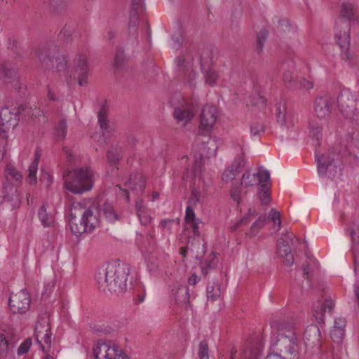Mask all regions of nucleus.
I'll return each instance as SVG.
<instances>
[{"label": "nucleus", "mask_w": 359, "mask_h": 359, "mask_svg": "<svg viewBox=\"0 0 359 359\" xmlns=\"http://www.w3.org/2000/svg\"><path fill=\"white\" fill-rule=\"evenodd\" d=\"M261 348L254 344L250 343L248 347L243 351V359H259ZM231 359H234L233 353L231 354Z\"/></svg>", "instance_id": "31"}, {"label": "nucleus", "mask_w": 359, "mask_h": 359, "mask_svg": "<svg viewBox=\"0 0 359 359\" xmlns=\"http://www.w3.org/2000/svg\"><path fill=\"white\" fill-rule=\"evenodd\" d=\"M129 267L126 264L109 265L104 273L97 276L100 290L110 292H121L126 288Z\"/></svg>", "instance_id": "2"}, {"label": "nucleus", "mask_w": 359, "mask_h": 359, "mask_svg": "<svg viewBox=\"0 0 359 359\" xmlns=\"http://www.w3.org/2000/svg\"><path fill=\"white\" fill-rule=\"evenodd\" d=\"M318 268V261L311 257H307L302 266L304 278L309 279L313 273Z\"/></svg>", "instance_id": "33"}, {"label": "nucleus", "mask_w": 359, "mask_h": 359, "mask_svg": "<svg viewBox=\"0 0 359 359\" xmlns=\"http://www.w3.org/2000/svg\"><path fill=\"white\" fill-rule=\"evenodd\" d=\"M98 224V219L90 209H84L80 204L72 205L70 210L69 226L74 234L91 232Z\"/></svg>", "instance_id": "3"}, {"label": "nucleus", "mask_w": 359, "mask_h": 359, "mask_svg": "<svg viewBox=\"0 0 359 359\" xmlns=\"http://www.w3.org/2000/svg\"><path fill=\"white\" fill-rule=\"evenodd\" d=\"M122 149L118 146H111L107 151V160L111 166H116L122 158Z\"/></svg>", "instance_id": "32"}, {"label": "nucleus", "mask_w": 359, "mask_h": 359, "mask_svg": "<svg viewBox=\"0 0 359 359\" xmlns=\"http://www.w3.org/2000/svg\"><path fill=\"white\" fill-rule=\"evenodd\" d=\"M123 61V52L121 50L116 53L115 55V65L119 67Z\"/></svg>", "instance_id": "60"}, {"label": "nucleus", "mask_w": 359, "mask_h": 359, "mask_svg": "<svg viewBox=\"0 0 359 359\" xmlns=\"http://www.w3.org/2000/svg\"><path fill=\"white\" fill-rule=\"evenodd\" d=\"M135 207L141 224L148 225L151 221V217L149 213V210L143 204V201L140 198L136 200Z\"/></svg>", "instance_id": "28"}, {"label": "nucleus", "mask_w": 359, "mask_h": 359, "mask_svg": "<svg viewBox=\"0 0 359 359\" xmlns=\"http://www.w3.org/2000/svg\"><path fill=\"white\" fill-rule=\"evenodd\" d=\"M345 326H346V320H345V318H336L335 320H334V324L333 328H334V329H340V330H344Z\"/></svg>", "instance_id": "59"}, {"label": "nucleus", "mask_w": 359, "mask_h": 359, "mask_svg": "<svg viewBox=\"0 0 359 359\" xmlns=\"http://www.w3.org/2000/svg\"><path fill=\"white\" fill-rule=\"evenodd\" d=\"M172 294L177 304L187 305L189 303V292L186 285L174 286L172 289Z\"/></svg>", "instance_id": "25"}, {"label": "nucleus", "mask_w": 359, "mask_h": 359, "mask_svg": "<svg viewBox=\"0 0 359 359\" xmlns=\"http://www.w3.org/2000/svg\"><path fill=\"white\" fill-rule=\"evenodd\" d=\"M191 207V205H188V206L186 208L185 221L187 224L190 222H194L195 219H196L195 213Z\"/></svg>", "instance_id": "58"}, {"label": "nucleus", "mask_w": 359, "mask_h": 359, "mask_svg": "<svg viewBox=\"0 0 359 359\" xmlns=\"http://www.w3.org/2000/svg\"><path fill=\"white\" fill-rule=\"evenodd\" d=\"M276 116L278 123L281 126L286 125L287 115L285 102H280L276 104Z\"/></svg>", "instance_id": "36"}, {"label": "nucleus", "mask_w": 359, "mask_h": 359, "mask_svg": "<svg viewBox=\"0 0 359 359\" xmlns=\"http://www.w3.org/2000/svg\"><path fill=\"white\" fill-rule=\"evenodd\" d=\"M259 198L263 205H268L271 201V196L269 194V187L266 182L262 184L259 187L258 193Z\"/></svg>", "instance_id": "40"}, {"label": "nucleus", "mask_w": 359, "mask_h": 359, "mask_svg": "<svg viewBox=\"0 0 359 359\" xmlns=\"http://www.w3.org/2000/svg\"><path fill=\"white\" fill-rule=\"evenodd\" d=\"M348 232L349 233L353 243L352 252L355 264L358 256L359 255V224L353 222L351 226L348 229Z\"/></svg>", "instance_id": "26"}, {"label": "nucleus", "mask_w": 359, "mask_h": 359, "mask_svg": "<svg viewBox=\"0 0 359 359\" xmlns=\"http://www.w3.org/2000/svg\"><path fill=\"white\" fill-rule=\"evenodd\" d=\"M1 73L4 76V82L11 83L15 89H20L21 86L18 81V72L14 67H7L4 65L1 67Z\"/></svg>", "instance_id": "27"}, {"label": "nucleus", "mask_w": 359, "mask_h": 359, "mask_svg": "<svg viewBox=\"0 0 359 359\" xmlns=\"http://www.w3.org/2000/svg\"><path fill=\"white\" fill-rule=\"evenodd\" d=\"M238 174L236 168H231L229 166L224 171L222 174V180L226 183H229L234 180Z\"/></svg>", "instance_id": "47"}, {"label": "nucleus", "mask_w": 359, "mask_h": 359, "mask_svg": "<svg viewBox=\"0 0 359 359\" xmlns=\"http://www.w3.org/2000/svg\"><path fill=\"white\" fill-rule=\"evenodd\" d=\"M198 355L199 359H209L208 345L206 341H201L198 345Z\"/></svg>", "instance_id": "49"}, {"label": "nucleus", "mask_w": 359, "mask_h": 359, "mask_svg": "<svg viewBox=\"0 0 359 359\" xmlns=\"http://www.w3.org/2000/svg\"><path fill=\"white\" fill-rule=\"evenodd\" d=\"M310 129V136L316 139L317 140H320L322 137V126H320L318 123L312 122L309 124Z\"/></svg>", "instance_id": "43"}, {"label": "nucleus", "mask_w": 359, "mask_h": 359, "mask_svg": "<svg viewBox=\"0 0 359 359\" xmlns=\"http://www.w3.org/2000/svg\"><path fill=\"white\" fill-rule=\"evenodd\" d=\"M93 172L88 168L74 169L64 175L65 187L74 194H81L92 189Z\"/></svg>", "instance_id": "4"}, {"label": "nucleus", "mask_w": 359, "mask_h": 359, "mask_svg": "<svg viewBox=\"0 0 359 359\" xmlns=\"http://www.w3.org/2000/svg\"><path fill=\"white\" fill-rule=\"evenodd\" d=\"M300 86L302 88L306 89V90H310L313 88V84L311 81H308L305 79H302L300 81Z\"/></svg>", "instance_id": "63"}, {"label": "nucleus", "mask_w": 359, "mask_h": 359, "mask_svg": "<svg viewBox=\"0 0 359 359\" xmlns=\"http://www.w3.org/2000/svg\"><path fill=\"white\" fill-rule=\"evenodd\" d=\"M344 336V330L340 329L333 328L330 332V337L335 342H340L343 339Z\"/></svg>", "instance_id": "56"}, {"label": "nucleus", "mask_w": 359, "mask_h": 359, "mask_svg": "<svg viewBox=\"0 0 359 359\" xmlns=\"http://www.w3.org/2000/svg\"><path fill=\"white\" fill-rule=\"evenodd\" d=\"M241 182L233 183L230 189L231 198L238 204L243 200L248 191Z\"/></svg>", "instance_id": "30"}, {"label": "nucleus", "mask_w": 359, "mask_h": 359, "mask_svg": "<svg viewBox=\"0 0 359 359\" xmlns=\"http://www.w3.org/2000/svg\"><path fill=\"white\" fill-rule=\"evenodd\" d=\"M245 161L243 156V154L236 156L230 165L231 168H236L237 172L240 173L241 169L245 166Z\"/></svg>", "instance_id": "50"}, {"label": "nucleus", "mask_w": 359, "mask_h": 359, "mask_svg": "<svg viewBox=\"0 0 359 359\" xmlns=\"http://www.w3.org/2000/svg\"><path fill=\"white\" fill-rule=\"evenodd\" d=\"M318 172L321 176L328 174L330 177H334L341 170V162L339 156L336 153L322 154L317 156Z\"/></svg>", "instance_id": "8"}, {"label": "nucleus", "mask_w": 359, "mask_h": 359, "mask_svg": "<svg viewBox=\"0 0 359 359\" xmlns=\"http://www.w3.org/2000/svg\"><path fill=\"white\" fill-rule=\"evenodd\" d=\"M132 6L134 10L137 11L142 9L143 5V0H131Z\"/></svg>", "instance_id": "64"}, {"label": "nucleus", "mask_w": 359, "mask_h": 359, "mask_svg": "<svg viewBox=\"0 0 359 359\" xmlns=\"http://www.w3.org/2000/svg\"><path fill=\"white\" fill-rule=\"evenodd\" d=\"M37 170L38 166L36 165V163H32L28 168L29 174L27 179L29 184H35L36 182Z\"/></svg>", "instance_id": "51"}, {"label": "nucleus", "mask_w": 359, "mask_h": 359, "mask_svg": "<svg viewBox=\"0 0 359 359\" xmlns=\"http://www.w3.org/2000/svg\"><path fill=\"white\" fill-rule=\"evenodd\" d=\"M194 163V173L195 177L200 175L203 167V155L201 154H195Z\"/></svg>", "instance_id": "48"}, {"label": "nucleus", "mask_w": 359, "mask_h": 359, "mask_svg": "<svg viewBox=\"0 0 359 359\" xmlns=\"http://www.w3.org/2000/svg\"><path fill=\"white\" fill-rule=\"evenodd\" d=\"M64 151L65 152L67 159L69 163H72L76 161L75 156L72 150L67 149V147H64Z\"/></svg>", "instance_id": "62"}, {"label": "nucleus", "mask_w": 359, "mask_h": 359, "mask_svg": "<svg viewBox=\"0 0 359 359\" xmlns=\"http://www.w3.org/2000/svg\"><path fill=\"white\" fill-rule=\"evenodd\" d=\"M35 338L36 341L41 344L43 352L48 351L51 347V331L49 319L42 317L37 321L35 326Z\"/></svg>", "instance_id": "11"}, {"label": "nucleus", "mask_w": 359, "mask_h": 359, "mask_svg": "<svg viewBox=\"0 0 359 359\" xmlns=\"http://www.w3.org/2000/svg\"><path fill=\"white\" fill-rule=\"evenodd\" d=\"M332 299L325 298L324 300H318L313 305V315L318 323H324V316L326 313H331L334 306Z\"/></svg>", "instance_id": "22"}, {"label": "nucleus", "mask_w": 359, "mask_h": 359, "mask_svg": "<svg viewBox=\"0 0 359 359\" xmlns=\"http://www.w3.org/2000/svg\"><path fill=\"white\" fill-rule=\"evenodd\" d=\"M335 100L336 98L330 94L318 97L314 102V111L317 117L320 119L327 118L331 113Z\"/></svg>", "instance_id": "15"}, {"label": "nucleus", "mask_w": 359, "mask_h": 359, "mask_svg": "<svg viewBox=\"0 0 359 359\" xmlns=\"http://www.w3.org/2000/svg\"><path fill=\"white\" fill-rule=\"evenodd\" d=\"M341 15L349 21L356 20L354 5L351 2L342 3L341 6Z\"/></svg>", "instance_id": "34"}, {"label": "nucleus", "mask_w": 359, "mask_h": 359, "mask_svg": "<svg viewBox=\"0 0 359 359\" xmlns=\"http://www.w3.org/2000/svg\"><path fill=\"white\" fill-rule=\"evenodd\" d=\"M38 217L43 226H50L54 223V218L47 213L45 205H42L39 210Z\"/></svg>", "instance_id": "38"}, {"label": "nucleus", "mask_w": 359, "mask_h": 359, "mask_svg": "<svg viewBox=\"0 0 359 359\" xmlns=\"http://www.w3.org/2000/svg\"><path fill=\"white\" fill-rule=\"evenodd\" d=\"M30 297L27 290L22 289L15 293H11L8 304L11 311L14 313L24 314L30 307Z\"/></svg>", "instance_id": "12"}, {"label": "nucleus", "mask_w": 359, "mask_h": 359, "mask_svg": "<svg viewBox=\"0 0 359 359\" xmlns=\"http://www.w3.org/2000/svg\"><path fill=\"white\" fill-rule=\"evenodd\" d=\"M201 223L198 219H195L194 222H190L188 224L191 225L193 229V232L195 235H199V224Z\"/></svg>", "instance_id": "61"}, {"label": "nucleus", "mask_w": 359, "mask_h": 359, "mask_svg": "<svg viewBox=\"0 0 359 359\" xmlns=\"http://www.w3.org/2000/svg\"><path fill=\"white\" fill-rule=\"evenodd\" d=\"M32 339L30 338L26 339L19 346L18 348V354L19 355L25 354L28 352L31 346H32Z\"/></svg>", "instance_id": "55"}, {"label": "nucleus", "mask_w": 359, "mask_h": 359, "mask_svg": "<svg viewBox=\"0 0 359 359\" xmlns=\"http://www.w3.org/2000/svg\"><path fill=\"white\" fill-rule=\"evenodd\" d=\"M177 66L180 71L187 74V78L189 79V83L191 86H194L193 81L196 78V72H194L191 67V60L187 57L185 55L182 57H178Z\"/></svg>", "instance_id": "24"}, {"label": "nucleus", "mask_w": 359, "mask_h": 359, "mask_svg": "<svg viewBox=\"0 0 359 359\" xmlns=\"http://www.w3.org/2000/svg\"><path fill=\"white\" fill-rule=\"evenodd\" d=\"M265 126L263 123L255 121L250 124V134L252 136H259L264 133Z\"/></svg>", "instance_id": "46"}, {"label": "nucleus", "mask_w": 359, "mask_h": 359, "mask_svg": "<svg viewBox=\"0 0 359 359\" xmlns=\"http://www.w3.org/2000/svg\"><path fill=\"white\" fill-rule=\"evenodd\" d=\"M198 106L196 101L186 102L174 109L173 116L178 122L186 125L193 118Z\"/></svg>", "instance_id": "14"}, {"label": "nucleus", "mask_w": 359, "mask_h": 359, "mask_svg": "<svg viewBox=\"0 0 359 359\" xmlns=\"http://www.w3.org/2000/svg\"><path fill=\"white\" fill-rule=\"evenodd\" d=\"M37 56L41 65L46 69H53L55 62L57 71H62L66 67V57L60 53V48L55 43L47 44L40 48L37 51Z\"/></svg>", "instance_id": "5"}, {"label": "nucleus", "mask_w": 359, "mask_h": 359, "mask_svg": "<svg viewBox=\"0 0 359 359\" xmlns=\"http://www.w3.org/2000/svg\"><path fill=\"white\" fill-rule=\"evenodd\" d=\"M27 110L29 111L22 105L14 108H2L0 111V134L4 135L11 128H14L18 125L20 116ZM27 114L30 113L27 111Z\"/></svg>", "instance_id": "7"}, {"label": "nucleus", "mask_w": 359, "mask_h": 359, "mask_svg": "<svg viewBox=\"0 0 359 359\" xmlns=\"http://www.w3.org/2000/svg\"><path fill=\"white\" fill-rule=\"evenodd\" d=\"M267 35L266 31H261L258 34L257 37V50L259 53L262 50Z\"/></svg>", "instance_id": "54"}, {"label": "nucleus", "mask_w": 359, "mask_h": 359, "mask_svg": "<svg viewBox=\"0 0 359 359\" xmlns=\"http://www.w3.org/2000/svg\"><path fill=\"white\" fill-rule=\"evenodd\" d=\"M74 33V28L70 25H65L60 33V37L65 41L71 39L72 34Z\"/></svg>", "instance_id": "52"}, {"label": "nucleus", "mask_w": 359, "mask_h": 359, "mask_svg": "<svg viewBox=\"0 0 359 359\" xmlns=\"http://www.w3.org/2000/svg\"><path fill=\"white\" fill-rule=\"evenodd\" d=\"M339 110L346 118H351L355 111L353 96L349 90H344L337 97Z\"/></svg>", "instance_id": "18"}, {"label": "nucleus", "mask_w": 359, "mask_h": 359, "mask_svg": "<svg viewBox=\"0 0 359 359\" xmlns=\"http://www.w3.org/2000/svg\"><path fill=\"white\" fill-rule=\"evenodd\" d=\"M102 212L106 218L110 222H114L118 219L117 214L115 212L113 207L110 204H104Z\"/></svg>", "instance_id": "44"}, {"label": "nucleus", "mask_w": 359, "mask_h": 359, "mask_svg": "<svg viewBox=\"0 0 359 359\" xmlns=\"http://www.w3.org/2000/svg\"><path fill=\"white\" fill-rule=\"evenodd\" d=\"M8 350V341L4 334L0 333V355H5Z\"/></svg>", "instance_id": "57"}, {"label": "nucleus", "mask_w": 359, "mask_h": 359, "mask_svg": "<svg viewBox=\"0 0 359 359\" xmlns=\"http://www.w3.org/2000/svg\"><path fill=\"white\" fill-rule=\"evenodd\" d=\"M218 264V259L215 253L211 254L204 262L201 263V272L206 276L210 271L215 269Z\"/></svg>", "instance_id": "35"}, {"label": "nucleus", "mask_w": 359, "mask_h": 359, "mask_svg": "<svg viewBox=\"0 0 359 359\" xmlns=\"http://www.w3.org/2000/svg\"><path fill=\"white\" fill-rule=\"evenodd\" d=\"M88 67L86 57L83 55H77L74 60L72 76L78 79L79 84L82 86L88 83Z\"/></svg>", "instance_id": "16"}, {"label": "nucleus", "mask_w": 359, "mask_h": 359, "mask_svg": "<svg viewBox=\"0 0 359 359\" xmlns=\"http://www.w3.org/2000/svg\"><path fill=\"white\" fill-rule=\"evenodd\" d=\"M271 327L279 332L276 343L279 353L269 354L265 359H299L298 339L292 330L293 323L285 320H273Z\"/></svg>", "instance_id": "1"}, {"label": "nucleus", "mask_w": 359, "mask_h": 359, "mask_svg": "<svg viewBox=\"0 0 359 359\" xmlns=\"http://www.w3.org/2000/svg\"><path fill=\"white\" fill-rule=\"evenodd\" d=\"M268 222L273 223V230L275 232L278 231L281 228L280 213L274 208L271 209L267 217Z\"/></svg>", "instance_id": "39"}, {"label": "nucleus", "mask_w": 359, "mask_h": 359, "mask_svg": "<svg viewBox=\"0 0 359 359\" xmlns=\"http://www.w3.org/2000/svg\"><path fill=\"white\" fill-rule=\"evenodd\" d=\"M67 125L65 119H61L55 127V135L59 140H64L67 135Z\"/></svg>", "instance_id": "42"}, {"label": "nucleus", "mask_w": 359, "mask_h": 359, "mask_svg": "<svg viewBox=\"0 0 359 359\" xmlns=\"http://www.w3.org/2000/svg\"><path fill=\"white\" fill-rule=\"evenodd\" d=\"M220 286L216 282L209 283L207 286V298L209 300L215 301L220 295Z\"/></svg>", "instance_id": "37"}, {"label": "nucleus", "mask_w": 359, "mask_h": 359, "mask_svg": "<svg viewBox=\"0 0 359 359\" xmlns=\"http://www.w3.org/2000/svg\"><path fill=\"white\" fill-rule=\"evenodd\" d=\"M201 69L205 73L206 83L210 86H214L217 80L218 76L217 72L210 67L208 61H205L204 57L201 59Z\"/></svg>", "instance_id": "29"}, {"label": "nucleus", "mask_w": 359, "mask_h": 359, "mask_svg": "<svg viewBox=\"0 0 359 359\" xmlns=\"http://www.w3.org/2000/svg\"><path fill=\"white\" fill-rule=\"evenodd\" d=\"M268 222V219L265 215L259 216L257 220L250 226L249 234L255 236Z\"/></svg>", "instance_id": "41"}, {"label": "nucleus", "mask_w": 359, "mask_h": 359, "mask_svg": "<svg viewBox=\"0 0 359 359\" xmlns=\"http://www.w3.org/2000/svg\"><path fill=\"white\" fill-rule=\"evenodd\" d=\"M349 24L340 20L335 25V39L341 50V57L348 60L350 56Z\"/></svg>", "instance_id": "10"}, {"label": "nucleus", "mask_w": 359, "mask_h": 359, "mask_svg": "<svg viewBox=\"0 0 359 359\" xmlns=\"http://www.w3.org/2000/svg\"><path fill=\"white\" fill-rule=\"evenodd\" d=\"M293 62H285L281 65V68L285 72L283 74V81L285 83H290L294 81V76L290 70H286L287 67H293Z\"/></svg>", "instance_id": "45"}, {"label": "nucleus", "mask_w": 359, "mask_h": 359, "mask_svg": "<svg viewBox=\"0 0 359 359\" xmlns=\"http://www.w3.org/2000/svg\"><path fill=\"white\" fill-rule=\"evenodd\" d=\"M270 180V174L267 170L259 168L257 173L245 172L242 177L241 183L245 187L261 185Z\"/></svg>", "instance_id": "19"}, {"label": "nucleus", "mask_w": 359, "mask_h": 359, "mask_svg": "<svg viewBox=\"0 0 359 359\" xmlns=\"http://www.w3.org/2000/svg\"><path fill=\"white\" fill-rule=\"evenodd\" d=\"M321 333L318 326H308L304 332V341L305 346L311 349L319 351L321 346Z\"/></svg>", "instance_id": "21"}, {"label": "nucleus", "mask_w": 359, "mask_h": 359, "mask_svg": "<svg viewBox=\"0 0 359 359\" xmlns=\"http://www.w3.org/2000/svg\"><path fill=\"white\" fill-rule=\"evenodd\" d=\"M5 182L3 187L7 193V198L13 208L18 207L21 203L20 196L18 191V186L21 183L22 175L11 165H7L5 170Z\"/></svg>", "instance_id": "6"}, {"label": "nucleus", "mask_w": 359, "mask_h": 359, "mask_svg": "<svg viewBox=\"0 0 359 359\" xmlns=\"http://www.w3.org/2000/svg\"><path fill=\"white\" fill-rule=\"evenodd\" d=\"M217 119V111L213 105H205L200 115V128L210 130Z\"/></svg>", "instance_id": "20"}, {"label": "nucleus", "mask_w": 359, "mask_h": 359, "mask_svg": "<svg viewBox=\"0 0 359 359\" xmlns=\"http://www.w3.org/2000/svg\"><path fill=\"white\" fill-rule=\"evenodd\" d=\"M95 359H128L125 352L111 341H98L93 348Z\"/></svg>", "instance_id": "9"}, {"label": "nucleus", "mask_w": 359, "mask_h": 359, "mask_svg": "<svg viewBox=\"0 0 359 359\" xmlns=\"http://www.w3.org/2000/svg\"><path fill=\"white\" fill-rule=\"evenodd\" d=\"M201 197V192L196 188H193L191 189V196L188 200L189 205L194 206L199 202Z\"/></svg>", "instance_id": "53"}, {"label": "nucleus", "mask_w": 359, "mask_h": 359, "mask_svg": "<svg viewBox=\"0 0 359 359\" xmlns=\"http://www.w3.org/2000/svg\"><path fill=\"white\" fill-rule=\"evenodd\" d=\"M295 236L292 233H287L277 241V251L287 266L294 264V257L291 252V246L294 244Z\"/></svg>", "instance_id": "13"}, {"label": "nucleus", "mask_w": 359, "mask_h": 359, "mask_svg": "<svg viewBox=\"0 0 359 359\" xmlns=\"http://www.w3.org/2000/svg\"><path fill=\"white\" fill-rule=\"evenodd\" d=\"M98 123L102 130V135L105 139H109L114 134V128L107 118V107L103 104L97 114Z\"/></svg>", "instance_id": "23"}, {"label": "nucleus", "mask_w": 359, "mask_h": 359, "mask_svg": "<svg viewBox=\"0 0 359 359\" xmlns=\"http://www.w3.org/2000/svg\"><path fill=\"white\" fill-rule=\"evenodd\" d=\"M125 185L128 189H123L120 187L119 189L123 191L126 200L128 201L129 190L137 196H139L144 192L145 180L141 173L135 172L130 175Z\"/></svg>", "instance_id": "17"}]
</instances>
